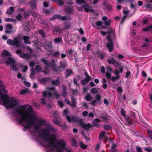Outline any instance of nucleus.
Here are the masks:
<instances>
[{"label": "nucleus", "instance_id": "nucleus-1", "mask_svg": "<svg viewBox=\"0 0 152 152\" xmlns=\"http://www.w3.org/2000/svg\"><path fill=\"white\" fill-rule=\"evenodd\" d=\"M41 130L42 132L39 134V137L44 138V141L49 142L47 146L52 147L56 140V136L54 134H50V133L51 132H56V129L49 124L47 127Z\"/></svg>", "mask_w": 152, "mask_h": 152}, {"label": "nucleus", "instance_id": "nucleus-2", "mask_svg": "<svg viewBox=\"0 0 152 152\" xmlns=\"http://www.w3.org/2000/svg\"><path fill=\"white\" fill-rule=\"evenodd\" d=\"M28 105H20L17 108L13 109L14 112L18 114L20 117L18 121L23 122L24 120L31 117L30 115L32 113L33 110L32 107L29 106L26 111V109Z\"/></svg>", "mask_w": 152, "mask_h": 152}, {"label": "nucleus", "instance_id": "nucleus-3", "mask_svg": "<svg viewBox=\"0 0 152 152\" xmlns=\"http://www.w3.org/2000/svg\"><path fill=\"white\" fill-rule=\"evenodd\" d=\"M108 35L107 37V39L108 42L106 43V47L108 48L109 51L110 52L113 51L114 48L113 41L111 37L110 34H112L115 35V33L113 31L112 29L110 31H108L107 32Z\"/></svg>", "mask_w": 152, "mask_h": 152}, {"label": "nucleus", "instance_id": "nucleus-4", "mask_svg": "<svg viewBox=\"0 0 152 152\" xmlns=\"http://www.w3.org/2000/svg\"><path fill=\"white\" fill-rule=\"evenodd\" d=\"M33 119L34 117L31 116L29 117L28 119V118L24 120V121H25L28 123L26 125H24L22 123L23 122H21L20 121H19L18 123L20 124L23 126L25 128L29 129L34 124V122Z\"/></svg>", "mask_w": 152, "mask_h": 152}, {"label": "nucleus", "instance_id": "nucleus-5", "mask_svg": "<svg viewBox=\"0 0 152 152\" xmlns=\"http://www.w3.org/2000/svg\"><path fill=\"white\" fill-rule=\"evenodd\" d=\"M76 2L78 4H83V6L82 8H84L85 11L86 12H88L89 11L92 12H93L94 10L92 9H89L91 7L87 3L85 0H76Z\"/></svg>", "mask_w": 152, "mask_h": 152}, {"label": "nucleus", "instance_id": "nucleus-6", "mask_svg": "<svg viewBox=\"0 0 152 152\" xmlns=\"http://www.w3.org/2000/svg\"><path fill=\"white\" fill-rule=\"evenodd\" d=\"M7 42L10 45L15 46L17 48L20 47L19 39L18 37H15L13 40L9 39L7 40Z\"/></svg>", "mask_w": 152, "mask_h": 152}, {"label": "nucleus", "instance_id": "nucleus-7", "mask_svg": "<svg viewBox=\"0 0 152 152\" xmlns=\"http://www.w3.org/2000/svg\"><path fill=\"white\" fill-rule=\"evenodd\" d=\"M66 119L68 122L70 123L72 122L79 123L80 124L83 123V121L82 119H80L79 118L76 117L72 116V117H70L69 116L67 115L66 116Z\"/></svg>", "mask_w": 152, "mask_h": 152}, {"label": "nucleus", "instance_id": "nucleus-8", "mask_svg": "<svg viewBox=\"0 0 152 152\" xmlns=\"http://www.w3.org/2000/svg\"><path fill=\"white\" fill-rule=\"evenodd\" d=\"M1 99L3 104L6 106V108L7 107V105L10 102V99L9 95L7 94H2L1 95Z\"/></svg>", "mask_w": 152, "mask_h": 152}, {"label": "nucleus", "instance_id": "nucleus-9", "mask_svg": "<svg viewBox=\"0 0 152 152\" xmlns=\"http://www.w3.org/2000/svg\"><path fill=\"white\" fill-rule=\"evenodd\" d=\"M9 103L7 105V108H12L19 104L18 101L13 97L10 98Z\"/></svg>", "mask_w": 152, "mask_h": 152}, {"label": "nucleus", "instance_id": "nucleus-10", "mask_svg": "<svg viewBox=\"0 0 152 152\" xmlns=\"http://www.w3.org/2000/svg\"><path fill=\"white\" fill-rule=\"evenodd\" d=\"M66 142L63 140H59L58 142L57 143H55L54 144V146H53L52 147V150H53V148L54 147H56V146L58 145H59L61 147H62V148H64V150H67V149L65 148V147L66 145Z\"/></svg>", "mask_w": 152, "mask_h": 152}, {"label": "nucleus", "instance_id": "nucleus-11", "mask_svg": "<svg viewBox=\"0 0 152 152\" xmlns=\"http://www.w3.org/2000/svg\"><path fill=\"white\" fill-rule=\"evenodd\" d=\"M23 39L25 44H31V42L30 40V37L28 36H24Z\"/></svg>", "mask_w": 152, "mask_h": 152}, {"label": "nucleus", "instance_id": "nucleus-12", "mask_svg": "<svg viewBox=\"0 0 152 152\" xmlns=\"http://www.w3.org/2000/svg\"><path fill=\"white\" fill-rule=\"evenodd\" d=\"M15 60L14 58L11 57H9L8 59L6 61L5 64L7 65H11L12 64L15 63Z\"/></svg>", "mask_w": 152, "mask_h": 152}, {"label": "nucleus", "instance_id": "nucleus-13", "mask_svg": "<svg viewBox=\"0 0 152 152\" xmlns=\"http://www.w3.org/2000/svg\"><path fill=\"white\" fill-rule=\"evenodd\" d=\"M82 126V127L85 130H89L90 128H91V124L89 123H88L86 124H81V123L80 124Z\"/></svg>", "mask_w": 152, "mask_h": 152}, {"label": "nucleus", "instance_id": "nucleus-14", "mask_svg": "<svg viewBox=\"0 0 152 152\" xmlns=\"http://www.w3.org/2000/svg\"><path fill=\"white\" fill-rule=\"evenodd\" d=\"M51 78L50 77H45L42 79H39L38 81L41 83H43L46 82L51 81Z\"/></svg>", "mask_w": 152, "mask_h": 152}, {"label": "nucleus", "instance_id": "nucleus-15", "mask_svg": "<svg viewBox=\"0 0 152 152\" xmlns=\"http://www.w3.org/2000/svg\"><path fill=\"white\" fill-rule=\"evenodd\" d=\"M1 55L3 57L10 56H11L10 53L6 50H3L1 53Z\"/></svg>", "mask_w": 152, "mask_h": 152}, {"label": "nucleus", "instance_id": "nucleus-16", "mask_svg": "<svg viewBox=\"0 0 152 152\" xmlns=\"http://www.w3.org/2000/svg\"><path fill=\"white\" fill-rule=\"evenodd\" d=\"M20 56L22 58H26L27 59H29L31 57L30 54L29 53H23L20 55Z\"/></svg>", "mask_w": 152, "mask_h": 152}, {"label": "nucleus", "instance_id": "nucleus-17", "mask_svg": "<svg viewBox=\"0 0 152 152\" xmlns=\"http://www.w3.org/2000/svg\"><path fill=\"white\" fill-rule=\"evenodd\" d=\"M60 84V79L58 78L56 80H53L52 84L55 86H59Z\"/></svg>", "mask_w": 152, "mask_h": 152}, {"label": "nucleus", "instance_id": "nucleus-18", "mask_svg": "<svg viewBox=\"0 0 152 152\" xmlns=\"http://www.w3.org/2000/svg\"><path fill=\"white\" fill-rule=\"evenodd\" d=\"M106 132L104 131H102L100 132L99 134V139L100 141L102 140V139L104 138L106 136L105 135Z\"/></svg>", "mask_w": 152, "mask_h": 152}, {"label": "nucleus", "instance_id": "nucleus-19", "mask_svg": "<svg viewBox=\"0 0 152 152\" xmlns=\"http://www.w3.org/2000/svg\"><path fill=\"white\" fill-rule=\"evenodd\" d=\"M59 64L60 68L64 69L66 67V63L65 61L63 60L60 61Z\"/></svg>", "mask_w": 152, "mask_h": 152}, {"label": "nucleus", "instance_id": "nucleus-20", "mask_svg": "<svg viewBox=\"0 0 152 152\" xmlns=\"http://www.w3.org/2000/svg\"><path fill=\"white\" fill-rule=\"evenodd\" d=\"M41 61L44 63L45 69H46L49 66V63H48L47 60H46L44 58L41 59Z\"/></svg>", "mask_w": 152, "mask_h": 152}, {"label": "nucleus", "instance_id": "nucleus-21", "mask_svg": "<svg viewBox=\"0 0 152 152\" xmlns=\"http://www.w3.org/2000/svg\"><path fill=\"white\" fill-rule=\"evenodd\" d=\"M72 73V71L71 69H67L66 70L65 74L66 75L65 77L67 78L68 77L70 76Z\"/></svg>", "mask_w": 152, "mask_h": 152}, {"label": "nucleus", "instance_id": "nucleus-22", "mask_svg": "<svg viewBox=\"0 0 152 152\" xmlns=\"http://www.w3.org/2000/svg\"><path fill=\"white\" fill-rule=\"evenodd\" d=\"M14 11V8L13 7H10L6 11V13L7 14H12Z\"/></svg>", "mask_w": 152, "mask_h": 152}, {"label": "nucleus", "instance_id": "nucleus-23", "mask_svg": "<svg viewBox=\"0 0 152 152\" xmlns=\"http://www.w3.org/2000/svg\"><path fill=\"white\" fill-rule=\"evenodd\" d=\"M71 102L72 103H71L70 105L73 108L76 107V100L73 97H72L71 99Z\"/></svg>", "mask_w": 152, "mask_h": 152}, {"label": "nucleus", "instance_id": "nucleus-24", "mask_svg": "<svg viewBox=\"0 0 152 152\" xmlns=\"http://www.w3.org/2000/svg\"><path fill=\"white\" fill-rule=\"evenodd\" d=\"M91 79L89 78H87L85 77L84 79L81 80V83L83 85H84L87 83L89 82Z\"/></svg>", "mask_w": 152, "mask_h": 152}, {"label": "nucleus", "instance_id": "nucleus-25", "mask_svg": "<svg viewBox=\"0 0 152 152\" xmlns=\"http://www.w3.org/2000/svg\"><path fill=\"white\" fill-rule=\"evenodd\" d=\"M36 0H32L29 3L30 5L32 8H34L35 9L37 7Z\"/></svg>", "mask_w": 152, "mask_h": 152}, {"label": "nucleus", "instance_id": "nucleus-26", "mask_svg": "<svg viewBox=\"0 0 152 152\" xmlns=\"http://www.w3.org/2000/svg\"><path fill=\"white\" fill-rule=\"evenodd\" d=\"M41 127V126L38 124H36L34 127V129L35 132H38V130Z\"/></svg>", "mask_w": 152, "mask_h": 152}, {"label": "nucleus", "instance_id": "nucleus-27", "mask_svg": "<svg viewBox=\"0 0 152 152\" xmlns=\"http://www.w3.org/2000/svg\"><path fill=\"white\" fill-rule=\"evenodd\" d=\"M70 142L73 147H76L77 146V142L75 139L72 138L70 140Z\"/></svg>", "mask_w": 152, "mask_h": 152}, {"label": "nucleus", "instance_id": "nucleus-28", "mask_svg": "<svg viewBox=\"0 0 152 152\" xmlns=\"http://www.w3.org/2000/svg\"><path fill=\"white\" fill-rule=\"evenodd\" d=\"M71 26L70 23H65L64 24V28L65 30H68L70 28Z\"/></svg>", "mask_w": 152, "mask_h": 152}, {"label": "nucleus", "instance_id": "nucleus-29", "mask_svg": "<svg viewBox=\"0 0 152 152\" xmlns=\"http://www.w3.org/2000/svg\"><path fill=\"white\" fill-rule=\"evenodd\" d=\"M126 120L127 121L129 125H131L133 124V120L130 118L129 117H126Z\"/></svg>", "mask_w": 152, "mask_h": 152}, {"label": "nucleus", "instance_id": "nucleus-30", "mask_svg": "<svg viewBox=\"0 0 152 152\" xmlns=\"http://www.w3.org/2000/svg\"><path fill=\"white\" fill-rule=\"evenodd\" d=\"M91 127H97L99 126L100 124H99L93 121L92 123V124H91Z\"/></svg>", "mask_w": 152, "mask_h": 152}, {"label": "nucleus", "instance_id": "nucleus-31", "mask_svg": "<svg viewBox=\"0 0 152 152\" xmlns=\"http://www.w3.org/2000/svg\"><path fill=\"white\" fill-rule=\"evenodd\" d=\"M85 99L87 101H90L92 99L90 94L89 93H88L85 96Z\"/></svg>", "mask_w": 152, "mask_h": 152}, {"label": "nucleus", "instance_id": "nucleus-32", "mask_svg": "<svg viewBox=\"0 0 152 152\" xmlns=\"http://www.w3.org/2000/svg\"><path fill=\"white\" fill-rule=\"evenodd\" d=\"M54 42L55 43H59L62 41V38L61 37L55 38L54 39Z\"/></svg>", "mask_w": 152, "mask_h": 152}, {"label": "nucleus", "instance_id": "nucleus-33", "mask_svg": "<svg viewBox=\"0 0 152 152\" xmlns=\"http://www.w3.org/2000/svg\"><path fill=\"white\" fill-rule=\"evenodd\" d=\"M76 77H78V79L74 78L73 79V82L75 85H78L77 84V81L80 79V76L79 75H77L76 76Z\"/></svg>", "mask_w": 152, "mask_h": 152}, {"label": "nucleus", "instance_id": "nucleus-34", "mask_svg": "<svg viewBox=\"0 0 152 152\" xmlns=\"http://www.w3.org/2000/svg\"><path fill=\"white\" fill-rule=\"evenodd\" d=\"M56 2L58 6H60L64 4V0H57Z\"/></svg>", "mask_w": 152, "mask_h": 152}, {"label": "nucleus", "instance_id": "nucleus-35", "mask_svg": "<svg viewBox=\"0 0 152 152\" xmlns=\"http://www.w3.org/2000/svg\"><path fill=\"white\" fill-rule=\"evenodd\" d=\"M104 128L106 131H108L111 129L112 127L109 125L106 124L104 125Z\"/></svg>", "mask_w": 152, "mask_h": 152}, {"label": "nucleus", "instance_id": "nucleus-36", "mask_svg": "<svg viewBox=\"0 0 152 152\" xmlns=\"http://www.w3.org/2000/svg\"><path fill=\"white\" fill-rule=\"evenodd\" d=\"M148 137L152 140V131L151 130H148L147 131Z\"/></svg>", "mask_w": 152, "mask_h": 152}, {"label": "nucleus", "instance_id": "nucleus-37", "mask_svg": "<svg viewBox=\"0 0 152 152\" xmlns=\"http://www.w3.org/2000/svg\"><path fill=\"white\" fill-rule=\"evenodd\" d=\"M39 33L42 37H45L46 34L43 30H39Z\"/></svg>", "mask_w": 152, "mask_h": 152}, {"label": "nucleus", "instance_id": "nucleus-38", "mask_svg": "<svg viewBox=\"0 0 152 152\" xmlns=\"http://www.w3.org/2000/svg\"><path fill=\"white\" fill-rule=\"evenodd\" d=\"M107 62L108 63L110 64H112L113 65H115L116 66V62L115 61H114L112 60H111L110 59H108L107 60Z\"/></svg>", "mask_w": 152, "mask_h": 152}, {"label": "nucleus", "instance_id": "nucleus-39", "mask_svg": "<svg viewBox=\"0 0 152 152\" xmlns=\"http://www.w3.org/2000/svg\"><path fill=\"white\" fill-rule=\"evenodd\" d=\"M36 70L38 72H39L41 71L42 68L39 65H37L35 67Z\"/></svg>", "mask_w": 152, "mask_h": 152}, {"label": "nucleus", "instance_id": "nucleus-40", "mask_svg": "<svg viewBox=\"0 0 152 152\" xmlns=\"http://www.w3.org/2000/svg\"><path fill=\"white\" fill-rule=\"evenodd\" d=\"M39 124H40L41 126L45 125L46 124V121L44 120H40L38 121Z\"/></svg>", "mask_w": 152, "mask_h": 152}, {"label": "nucleus", "instance_id": "nucleus-41", "mask_svg": "<svg viewBox=\"0 0 152 152\" xmlns=\"http://www.w3.org/2000/svg\"><path fill=\"white\" fill-rule=\"evenodd\" d=\"M23 18V16L22 15L21 13H19L18 15L16 16V19L19 21H20L21 20L22 18Z\"/></svg>", "mask_w": 152, "mask_h": 152}, {"label": "nucleus", "instance_id": "nucleus-42", "mask_svg": "<svg viewBox=\"0 0 152 152\" xmlns=\"http://www.w3.org/2000/svg\"><path fill=\"white\" fill-rule=\"evenodd\" d=\"M91 93L92 94H97L98 93L99 91L98 90L96 89V88H92L91 89Z\"/></svg>", "mask_w": 152, "mask_h": 152}, {"label": "nucleus", "instance_id": "nucleus-43", "mask_svg": "<svg viewBox=\"0 0 152 152\" xmlns=\"http://www.w3.org/2000/svg\"><path fill=\"white\" fill-rule=\"evenodd\" d=\"M28 92L29 93V91L28 89L26 88L21 90L20 93L21 94H24Z\"/></svg>", "mask_w": 152, "mask_h": 152}, {"label": "nucleus", "instance_id": "nucleus-44", "mask_svg": "<svg viewBox=\"0 0 152 152\" xmlns=\"http://www.w3.org/2000/svg\"><path fill=\"white\" fill-rule=\"evenodd\" d=\"M11 69L12 70L14 71H17L18 70V69L16 67V65L15 63L13 64L11 66Z\"/></svg>", "mask_w": 152, "mask_h": 152}, {"label": "nucleus", "instance_id": "nucleus-45", "mask_svg": "<svg viewBox=\"0 0 152 152\" xmlns=\"http://www.w3.org/2000/svg\"><path fill=\"white\" fill-rule=\"evenodd\" d=\"M30 14V12L28 11V12H25L24 14V17L26 19L28 18Z\"/></svg>", "mask_w": 152, "mask_h": 152}, {"label": "nucleus", "instance_id": "nucleus-46", "mask_svg": "<svg viewBox=\"0 0 152 152\" xmlns=\"http://www.w3.org/2000/svg\"><path fill=\"white\" fill-rule=\"evenodd\" d=\"M119 77V76L112 77L111 78V80L113 82H115L116 81V80L118 79Z\"/></svg>", "mask_w": 152, "mask_h": 152}, {"label": "nucleus", "instance_id": "nucleus-47", "mask_svg": "<svg viewBox=\"0 0 152 152\" xmlns=\"http://www.w3.org/2000/svg\"><path fill=\"white\" fill-rule=\"evenodd\" d=\"M46 45L49 48H52V42L51 41L48 42H46Z\"/></svg>", "mask_w": 152, "mask_h": 152}, {"label": "nucleus", "instance_id": "nucleus-48", "mask_svg": "<svg viewBox=\"0 0 152 152\" xmlns=\"http://www.w3.org/2000/svg\"><path fill=\"white\" fill-rule=\"evenodd\" d=\"M116 91L118 92L122 93L123 92V89L122 87L121 86L118 87L117 88Z\"/></svg>", "mask_w": 152, "mask_h": 152}, {"label": "nucleus", "instance_id": "nucleus-49", "mask_svg": "<svg viewBox=\"0 0 152 152\" xmlns=\"http://www.w3.org/2000/svg\"><path fill=\"white\" fill-rule=\"evenodd\" d=\"M53 122L55 124L58 125V126H61V123L60 122L58 121V120H57V119H54L53 120Z\"/></svg>", "mask_w": 152, "mask_h": 152}, {"label": "nucleus", "instance_id": "nucleus-50", "mask_svg": "<svg viewBox=\"0 0 152 152\" xmlns=\"http://www.w3.org/2000/svg\"><path fill=\"white\" fill-rule=\"evenodd\" d=\"M43 98H45L48 96V92L46 91H44L42 93Z\"/></svg>", "mask_w": 152, "mask_h": 152}, {"label": "nucleus", "instance_id": "nucleus-51", "mask_svg": "<svg viewBox=\"0 0 152 152\" xmlns=\"http://www.w3.org/2000/svg\"><path fill=\"white\" fill-rule=\"evenodd\" d=\"M60 67H57L56 65L53 68V69L54 71L57 72L58 71H61L60 69Z\"/></svg>", "mask_w": 152, "mask_h": 152}, {"label": "nucleus", "instance_id": "nucleus-52", "mask_svg": "<svg viewBox=\"0 0 152 152\" xmlns=\"http://www.w3.org/2000/svg\"><path fill=\"white\" fill-rule=\"evenodd\" d=\"M58 104L61 108H62L64 106L63 102L61 101L58 100Z\"/></svg>", "mask_w": 152, "mask_h": 152}, {"label": "nucleus", "instance_id": "nucleus-53", "mask_svg": "<svg viewBox=\"0 0 152 152\" xmlns=\"http://www.w3.org/2000/svg\"><path fill=\"white\" fill-rule=\"evenodd\" d=\"M108 140V137L107 136L105 137L104 138L102 139V140H103L104 143L105 144L107 143Z\"/></svg>", "mask_w": 152, "mask_h": 152}, {"label": "nucleus", "instance_id": "nucleus-54", "mask_svg": "<svg viewBox=\"0 0 152 152\" xmlns=\"http://www.w3.org/2000/svg\"><path fill=\"white\" fill-rule=\"evenodd\" d=\"M80 146L81 148L83 149H86L87 146V145H84L83 142H81L80 143Z\"/></svg>", "mask_w": 152, "mask_h": 152}, {"label": "nucleus", "instance_id": "nucleus-55", "mask_svg": "<svg viewBox=\"0 0 152 152\" xmlns=\"http://www.w3.org/2000/svg\"><path fill=\"white\" fill-rule=\"evenodd\" d=\"M7 29H12L13 28V26L10 24H8L6 25Z\"/></svg>", "mask_w": 152, "mask_h": 152}, {"label": "nucleus", "instance_id": "nucleus-56", "mask_svg": "<svg viewBox=\"0 0 152 152\" xmlns=\"http://www.w3.org/2000/svg\"><path fill=\"white\" fill-rule=\"evenodd\" d=\"M95 97L96 99L97 102H99L101 99V97L100 95H97Z\"/></svg>", "mask_w": 152, "mask_h": 152}, {"label": "nucleus", "instance_id": "nucleus-57", "mask_svg": "<svg viewBox=\"0 0 152 152\" xmlns=\"http://www.w3.org/2000/svg\"><path fill=\"white\" fill-rule=\"evenodd\" d=\"M121 115L124 116L125 117L126 116V112L123 108H122L121 110Z\"/></svg>", "mask_w": 152, "mask_h": 152}, {"label": "nucleus", "instance_id": "nucleus-58", "mask_svg": "<svg viewBox=\"0 0 152 152\" xmlns=\"http://www.w3.org/2000/svg\"><path fill=\"white\" fill-rule=\"evenodd\" d=\"M52 56L53 57H57L59 56V53L58 51H56L52 54Z\"/></svg>", "mask_w": 152, "mask_h": 152}, {"label": "nucleus", "instance_id": "nucleus-59", "mask_svg": "<svg viewBox=\"0 0 152 152\" xmlns=\"http://www.w3.org/2000/svg\"><path fill=\"white\" fill-rule=\"evenodd\" d=\"M53 32L59 33L61 31V29L57 27H55L53 29Z\"/></svg>", "mask_w": 152, "mask_h": 152}, {"label": "nucleus", "instance_id": "nucleus-60", "mask_svg": "<svg viewBox=\"0 0 152 152\" xmlns=\"http://www.w3.org/2000/svg\"><path fill=\"white\" fill-rule=\"evenodd\" d=\"M81 134L83 137L86 140H88V137L87 136L86 134L84 132H82Z\"/></svg>", "mask_w": 152, "mask_h": 152}, {"label": "nucleus", "instance_id": "nucleus-61", "mask_svg": "<svg viewBox=\"0 0 152 152\" xmlns=\"http://www.w3.org/2000/svg\"><path fill=\"white\" fill-rule=\"evenodd\" d=\"M35 71L34 69H31V72L30 75V77L32 78V77L35 75Z\"/></svg>", "mask_w": 152, "mask_h": 152}, {"label": "nucleus", "instance_id": "nucleus-62", "mask_svg": "<svg viewBox=\"0 0 152 152\" xmlns=\"http://www.w3.org/2000/svg\"><path fill=\"white\" fill-rule=\"evenodd\" d=\"M13 32V31L11 29V30H6L5 31V33L7 34H9L11 33H12Z\"/></svg>", "mask_w": 152, "mask_h": 152}, {"label": "nucleus", "instance_id": "nucleus-63", "mask_svg": "<svg viewBox=\"0 0 152 152\" xmlns=\"http://www.w3.org/2000/svg\"><path fill=\"white\" fill-rule=\"evenodd\" d=\"M30 66L32 68H33L35 65V63L33 61H31L29 63Z\"/></svg>", "mask_w": 152, "mask_h": 152}, {"label": "nucleus", "instance_id": "nucleus-64", "mask_svg": "<svg viewBox=\"0 0 152 152\" xmlns=\"http://www.w3.org/2000/svg\"><path fill=\"white\" fill-rule=\"evenodd\" d=\"M64 150L62 148H58L56 149V152H63V150Z\"/></svg>", "mask_w": 152, "mask_h": 152}]
</instances>
